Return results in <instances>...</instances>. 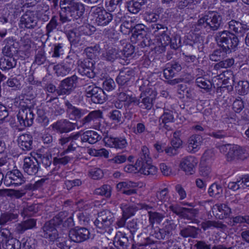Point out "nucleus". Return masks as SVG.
Returning a JSON list of instances; mask_svg holds the SVG:
<instances>
[{"instance_id": "1", "label": "nucleus", "mask_w": 249, "mask_h": 249, "mask_svg": "<svg viewBox=\"0 0 249 249\" xmlns=\"http://www.w3.org/2000/svg\"><path fill=\"white\" fill-rule=\"evenodd\" d=\"M214 38L218 46L228 53L235 52L239 43L238 37L227 30L217 33Z\"/></svg>"}, {"instance_id": "2", "label": "nucleus", "mask_w": 249, "mask_h": 249, "mask_svg": "<svg viewBox=\"0 0 249 249\" xmlns=\"http://www.w3.org/2000/svg\"><path fill=\"white\" fill-rule=\"evenodd\" d=\"M222 21L221 15L215 11H209L199 18L197 26L208 32L218 30Z\"/></svg>"}, {"instance_id": "3", "label": "nucleus", "mask_w": 249, "mask_h": 249, "mask_svg": "<svg viewBox=\"0 0 249 249\" xmlns=\"http://www.w3.org/2000/svg\"><path fill=\"white\" fill-rule=\"evenodd\" d=\"M136 165L139 167V172L145 175H153L156 174L157 172V168L152 165L149 150L145 146H142Z\"/></svg>"}, {"instance_id": "4", "label": "nucleus", "mask_w": 249, "mask_h": 249, "mask_svg": "<svg viewBox=\"0 0 249 249\" xmlns=\"http://www.w3.org/2000/svg\"><path fill=\"white\" fill-rule=\"evenodd\" d=\"M114 220L113 213L109 210H105L98 213V216L94 222L97 232L104 233L109 230Z\"/></svg>"}, {"instance_id": "5", "label": "nucleus", "mask_w": 249, "mask_h": 249, "mask_svg": "<svg viewBox=\"0 0 249 249\" xmlns=\"http://www.w3.org/2000/svg\"><path fill=\"white\" fill-rule=\"evenodd\" d=\"M220 150L221 152L227 153L226 157L229 161L238 159L244 160L249 155L245 149L238 145H223L220 146Z\"/></svg>"}, {"instance_id": "6", "label": "nucleus", "mask_w": 249, "mask_h": 249, "mask_svg": "<svg viewBox=\"0 0 249 249\" xmlns=\"http://www.w3.org/2000/svg\"><path fill=\"white\" fill-rule=\"evenodd\" d=\"M90 12L95 22L99 26H106L113 20V16L112 14L107 12L103 7H91Z\"/></svg>"}, {"instance_id": "7", "label": "nucleus", "mask_w": 249, "mask_h": 249, "mask_svg": "<svg viewBox=\"0 0 249 249\" xmlns=\"http://www.w3.org/2000/svg\"><path fill=\"white\" fill-rule=\"evenodd\" d=\"M162 228L155 231L153 235L158 240L166 239L173 234V231L176 229L177 225L171 218L166 219L162 224Z\"/></svg>"}, {"instance_id": "8", "label": "nucleus", "mask_w": 249, "mask_h": 249, "mask_svg": "<svg viewBox=\"0 0 249 249\" xmlns=\"http://www.w3.org/2000/svg\"><path fill=\"white\" fill-rule=\"evenodd\" d=\"M170 210L180 218L190 220L192 223L195 222L198 214V210L193 208H187L178 207L177 206H170Z\"/></svg>"}, {"instance_id": "9", "label": "nucleus", "mask_w": 249, "mask_h": 249, "mask_svg": "<svg viewBox=\"0 0 249 249\" xmlns=\"http://www.w3.org/2000/svg\"><path fill=\"white\" fill-rule=\"evenodd\" d=\"M41 235L43 237L48 239L51 241H56L59 242V248L62 249L61 243V232L59 233L58 230L53 226L49 221L46 222L42 227Z\"/></svg>"}, {"instance_id": "10", "label": "nucleus", "mask_w": 249, "mask_h": 249, "mask_svg": "<svg viewBox=\"0 0 249 249\" xmlns=\"http://www.w3.org/2000/svg\"><path fill=\"white\" fill-rule=\"evenodd\" d=\"M140 90L142 91L140 98H142L145 109H150L157 94L155 88L152 87H145L144 85H142L140 86Z\"/></svg>"}, {"instance_id": "11", "label": "nucleus", "mask_w": 249, "mask_h": 249, "mask_svg": "<svg viewBox=\"0 0 249 249\" xmlns=\"http://www.w3.org/2000/svg\"><path fill=\"white\" fill-rule=\"evenodd\" d=\"M25 182V178L18 170L8 172L4 179V184L7 187L11 185L18 186Z\"/></svg>"}, {"instance_id": "12", "label": "nucleus", "mask_w": 249, "mask_h": 249, "mask_svg": "<svg viewBox=\"0 0 249 249\" xmlns=\"http://www.w3.org/2000/svg\"><path fill=\"white\" fill-rule=\"evenodd\" d=\"M68 233L69 238L76 243H81L88 239L90 234L89 231L86 228L71 229Z\"/></svg>"}, {"instance_id": "13", "label": "nucleus", "mask_w": 249, "mask_h": 249, "mask_svg": "<svg viewBox=\"0 0 249 249\" xmlns=\"http://www.w3.org/2000/svg\"><path fill=\"white\" fill-rule=\"evenodd\" d=\"M4 47L2 53L5 56H14L18 51V43L13 37L5 38L3 41Z\"/></svg>"}, {"instance_id": "14", "label": "nucleus", "mask_w": 249, "mask_h": 249, "mask_svg": "<svg viewBox=\"0 0 249 249\" xmlns=\"http://www.w3.org/2000/svg\"><path fill=\"white\" fill-rule=\"evenodd\" d=\"M23 169L24 172L30 176H35L39 169V162L34 157H25L24 159Z\"/></svg>"}, {"instance_id": "15", "label": "nucleus", "mask_w": 249, "mask_h": 249, "mask_svg": "<svg viewBox=\"0 0 249 249\" xmlns=\"http://www.w3.org/2000/svg\"><path fill=\"white\" fill-rule=\"evenodd\" d=\"M76 11L77 16H81L85 11L83 5L80 4H78L77 6L63 7V23L73 20L75 18Z\"/></svg>"}, {"instance_id": "16", "label": "nucleus", "mask_w": 249, "mask_h": 249, "mask_svg": "<svg viewBox=\"0 0 249 249\" xmlns=\"http://www.w3.org/2000/svg\"><path fill=\"white\" fill-rule=\"evenodd\" d=\"M35 114L34 111L30 109H19L17 115L18 119L22 126H31L34 122Z\"/></svg>"}, {"instance_id": "17", "label": "nucleus", "mask_w": 249, "mask_h": 249, "mask_svg": "<svg viewBox=\"0 0 249 249\" xmlns=\"http://www.w3.org/2000/svg\"><path fill=\"white\" fill-rule=\"evenodd\" d=\"M80 136V132H77L75 134H71L70 136H63V155L75 150L78 146L75 141Z\"/></svg>"}, {"instance_id": "18", "label": "nucleus", "mask_w": 249, "mask_h": 249, "mask_svg": "<svg viewBox=\"0 0 249 249\" xmlns=\"http://www.w3.org/2000/svg\"><path fill=\"white\" fill-rule=\"evenodd\" d=\"M197 160L194 156H187L182 159L180 163V167L185 173L192 175L195 173V167L197 165Z\"/></svg>"}, {"instance_id": "19", "label": "nucleus", "mask_w": 249, "mask_h": 249, "mask_svg": "<svg viewBox=\"0 0 249 249\" xmlns=\"http://www.w3.org/2000/svg\"><path fill=\"white\" fill-rule=\"evenodd\" d=\"M20 23L28 29H34L37 26V18L32 11H27L20 18Z\"/></svg>"}, {"instance_id": "20", "label": "nucleus", "mask_w": 249, "mask_h": 249, "mask_svg": "<svg viewBox=\"0 0 249 249\" xmlns=\"http://www.w3.org/2000/svg\"><path fill=\"white\" fill-rule=\"evenodd\" d=\"M103 140L105 144L110 147L122 149L125 147L127 145L126 140L122 137H114L107 135L104 137Z\"/></svg>"}, {"instance_id": "21", "label": "nucleus", "mask_w": 249, "mask_h": 249, "mask_svg": "<svg viewBox=\"0 0 249 249\" xmlns=\"http://www.w3.org/2000/svg\"><path fill=\"white\" fill-rule=\"evenodd\" d=\"M174 121L173 112L169 110H164L163 113L160 117L159 122L160 129L167 130L172 129L171 124Z\"/></svg>"}, {"instance_id": "22", "label": "nucleus", "mask_w": 249, "mask_h": 249, "mask_svg": "<svg viewBox=\"0 0 249 249\" xmlns=\"http://www.w3.org/2000/svg\"><path fill=\"white\" fill-rule=\"evenodd\" d=\"M228 27L231 31L241 35H243L246 32L249 30V25L246 22L234 19L228 22Z\"/></svg>"}, {"instance_id": "23", "label": "nucleus", "mask_w": 249, "mask_h": 249, "mask_svg": "<svg viewBox=\"0 0 249 249\" xmlns=\"http://www.w3.org/2000/svg\"><path fill=\"white\" fill-rule=\"evenodd\" d=\"M203 138L199 134L191 136L187 141V150L190 153H196L199 150L203 142Z\"/></svg>"}, {"instance_id": "24", "label": "nucleus", "mask_w": 249, "mask_h": 249, "mask_svg": "<svg viewBox=\"0 0 249 249\" xmlns=\"http://www.w3.org/2000/svg\"><path fill=\"white\" fill-rule=\"evenodd\" d=\"M182 69L181 64L178 61H172L166 64V67L163 70L164 77L169 79L175 76Z\"/></svg>"}, {"instance_id": "25", "label": "nucleus", "mask_w": 249, "mask_h": 249, "mask_svg": "<svg viewBox=\"0 0 249 249\" xmlns=\"http://www.w3.org/2000/svg\"><path fill=\"white\" fill-rule=\"evenodd\" d=\"M153 233L151 234L150 236H148L146 233H141L138 234L136 237L133 236L134 242L136 245L138 247L147 246L154 244L156 242L155 237Z\"/></svg>"}, {"instance_id": "26", "label": "nucleus", "mask_w": 249, "mask_h": 249, "mask_svg": "<svg viewBox=\"0 0 249 249\" xmlns=\"http://www.w3.org/2000/svg\"><path fill=\"white\" fill-rule=\"evenodd\" d=\"M77 32V29H75L73 27L69 25L65 26L64 32L68 39L71 44L73 45L82 44V43H80L81 37Z\"/></svg>"}, {"instance_id": "27", "label": "nucleus", "mask_w": 249, "mask_h": 249, "mask_svg": "<svg viewBox=\"0 0 249 249\" xmlns=\"http://www.w3.org/2000/svg\"><path fill=\"white\" fill-rule=\"evenodd\" d=\"M18 142L21 149L29 151L33 148V137L29 134H23L18 139Z\"/></svg>"}, {"instance_id": "28", "label": "nucleus", "mask_w": 249, "mask_h": 249, "mask_svg": "<svg viewBox=\"0 0 249 249\" xmlns=\"http://www.w3.org/2000/svg\"><path fill=\"white\" fill-rule=\"evenodd\" d=\"M113 244L117 249H126L129 240L125 233L118 232L114 238Z\"/></svg>"}, {"instance_id": "29", "label": "nucleus", "mask_w": 249, "mask_h": 249, "mask_svg": "<svg viewBox=\"0 0 249 249\" xmlns=\"http://www.w3.org/2000/svg\"><path fill=\"white\" fill-rule=\"evenodd\" d=\"M93 64L89 60H85L79 66L78 71L82 75L87 76L88 77L92 78L95 75V72L92 69Z\"/></svg>"}, {"instance_id": "30", "label": "nucleus", "mask_w": 249, "mask_h": 249, "mask_svg": "<svg viewBox=\"0 0 249 249\" xmlns=\"http://www.w3.org/2000/svg\"><path fill=\"white\" fill-rule=\"evenodd\" d=\"M167 27L164 25L157 32V35H154L156 36L159 37L158 39L161 43L162 51H165L166 46L169 44L170 41V36L167 34Z\"/></svg>"}, {"instance_id": "31", "label": "nucleus", "mask_w": 249, "mask_h": 249, "mask_svg": "<svg viewBox=\"0 0 249 249\" xmlns=\"http://www.w3.org/2000/svg\"><path fill=\"white\" fill-rule=\"evenodd\" d=\"M134 71L131 70L125 69L121 71L116 78V82L120 85H127L133 77Z\"/></svg>"}, {"instance_id": "32", "label": "nucleus", "mask_w": 249, "mask_h": 249, "mask_svg": "<svg viewBox=\"0 0 249 249\" xmlns=\"http://www.w3.org/2000/svg\"><path fill=\"white\" fill-rule=\"evenodd\" d=\"M81 136L82 142H88L90 144H94L100 141L102 137L94 131H87L83 133Z\"/></svg>"}, {"instance_id": "33", "label": "nucleus", "mask_w": 249, "mask_h": 249, "mask_svg": "<svg viewBox=\"0 0 249 249\" xmlns=\"http://www.w3.org/2000/svg\"><path fill=\"white\" fill-rule=\"evenodd\" d=\"M36 220L33 218H30L23 221L16 225L15 231L18 234H22L27 230L31 229L35 227Z\"/></svg>"}, {"instance_id": "34", "label": "nucleus", "mask_w": 249, "mask_h": 249, "mask_svg": "<svg viewBox=\"0 0 249 249\" xmlns=\"http://www.w3.org/2000/svg\"><path fill=\"white\" fill-rule=\"evenodd\" d=\"M0 59V69L2 71H8L17 65V60L13 56H5Z\"/></svg>"}, {"instance_id": "35", "label": "nucleus", "mask_w": 249, "mask_h": 249, "mask_svg": "<svg viewBox=\"0 0 249 249\" xmlns=\"http://www.w3.org/2000/svg\"><path fill=\"white\" fill-rule=\"evenodd\" d=\"M134 106H137L140 108L145 109V107L140 96L138 98L133 96L132 94L130 96L127 102L124 103V107L126 110H130L133 109Z\"/></svg>"}, {"instance_id": "36", "label": "nucleus", "mask_w": 249, "mask_h": 249, "mask_svg": "<svg viewBox=\"0 0 249 249\" xmlns=\"http://www.w3.org/2000/svg\"><path fill=\"white\" fill-rule=\"evenodd\" d=\"M101 58L104 60L112 62L117 59L121 58V54L119 50L111 48L102 53Z\"/></svg>"}, {"instance_id": "37", "label": "nucleus", "mask_w": 249, "mask_h": 249, "mask_svg": "<svg viewBox=\"0 0 249 249\" xmlns=\"http://www.w3.org/2000/svg\"><path fill=\"white\" fill-rule=\"evenodd\" d=\"M200 229L194 226H187L180 229L179 235L183 238H196L198 234Z\"/></svg>"}, {"instance_id": "38", "label": "nucleus", "mask_w": 249, "mask_h": 249, "mask_svg": "<svg viewBox=\"0 0 249 249\" xmlns=\"http://www.w3.org/2000/svg\"><path fill=\"white\" fill-rule=\"evenodd\" d=\"M18 215L10 212L2 213L0 215V225L5 226L18 221Z\"/></svg>"}, {"instance_id": "39", "label": "nucleus", "mask_w": 249, "mask_h": 249, "mask_svg": "<svg viewBox=\"0 0 249 249\" xmlns=\"http://www.w3.org/2000/svg\"><path fill=\"white\" fill-rule=\"evenodd\" d=\"M146 2L147 0H132L127 2V9L131 13L137 14Z\"/></svg>"}, {"instance_id": "40", "label": "nucleus", "mask_w": 249, "mask_h": 249, "mask_svg": "<svg viewBox=\"0 0 249 249\" xmlns=\"http://www.w3.org/2000/svg\"><path fill=\"white\" fill-rule=\"evenodd\" d=\"M149 222L152 227L154 225H160L165 217V215L157 212L148 211Z\"/></svg>"}, {"instance_id": "41", "label": "nucleus", "mask_w": 249, "mask_h": 249, "mask_svg": "<svg viewBox=\"0 0 249 249\" xmlns=\"http://www.w3.org/2000/svg\"><path fill=\"white\" fill-rule=\"evenodd\" d=\"M102 112L99 110H94L90 112L87 116L82 120V124L86 125L92 122L98 121L102 118Z\"/></svg>"}, {"instance_id": "42", "label": "nucleus", "mask_w": 249, "mask_h": 249, "mask_svg": "<svg viewBox=\"0 0 249 249\" xmlns=\"http://www.w3.org/2000/svg\"><path fill=\"white\" fill-rule=\"evenodd\" d=\"M62 154H60V156L55 157L53 158V164L55 166L53 169V174L55 177L56 180H59L61 178V174L62 173V169H60L61 165L62 164Z\"/></svg>"}, {"instance_id": "43", "label": "nucleus", "mask_w": 249, "mask_h": 249, "mask_svg": "<svg viewBox=\"0 0 249 249\" xmlns=\"http://www.w3.org/2000/svg\"><path fill=\"white\" fill-rule=\"evenodd\" d=\"M214 207L218 211L216 215L220 219L229 217L231 213V208L225 204H215Z\"/></svg>"}, {"instance_id": "44", "label": "nucleus", "mask_w": 249, "mask_h": 249, "mask_svg": "<svg viewBox=\"0 0 249 249\" xmlns=\"http://www.w3.org/2000/svg\"><path fill=\"white\" fill-rule=\"evenodd\" d=\"M145 28V26L142 24H139L135 26L133 28L132 38L136 40L142 39V37H144L146 35Z\"/></svg>"}, {"instance_id": "45", "label": "nucleus", "mask_w": 249, "mask_h": 249, "mask_svg": "<svg viewBox=\"0 0 249 249\" xmlns=\"http://www.w3.org/2000/svg\"><path fill=\"white\" fill-rule=\"evenodd\" d=\"M96 31V28L88 23H84L77 28V31L81 37L82 35L90 36Z\"/></svg>"}, {"instance_id": "46", "label": "nucleus", "mask_w": 249, "mask_h": 249, "mask_svg": "<svg viewBox=\"0 0 249 249\" xmlns=\"http://www.w3.org/2000/svg\"><path fill=\"white\" fill-rule=\"evenodd\" d=\"M201 226L204 231L212 228L221 229H225L226 228V226L221 222L211 220L202 222Z\"/></svg>"}, {"instance_id": "47", "label": "nucleus", "mask_w": 249, "mask_h": 249, "mask_svg": "<svg viewBox=\"0 0 249 249\" xmlns=\"http://www.w3.org/2000/svg\"><path fill=\"white\" fill-rule=\"evenodd\" d=\"M118 91L119 92L117 94L118 100L124 103L127 102L132 94L131 91L127 87H120Z\"/></svg>"}, {"instance_id": "48", "label": "nucleus", "mask_w": 249, "mask_h": 249, "mask_svg": "<svg viewBox=\"0 0 249 249\" xmlns=\"http://www.w3.org/2000/svg\"><path fill=\"white\" fill-rule=\"evenodd\" d=\"M196 85L200 88L203 89L208 91L212 87V82L204 77H198L196 80Z\"/></svg>"}, {"instance_id": "49", "label": "nucleus", "mask_w": 249, "mask_h": 249, "mask_svg": "<svg viewBox=\"0 0 249 249\" xmlns=\"http://www.w3.org/2000/svg\"><path fill=\"white\" fill-rule=\"evenodd\" d=\"M65 104L66 107V111L70 118L71 116L80 117L81 112L79 109L76 108L68 101H66Z\"/></svg>"}, {"instance_id": "50", "label": "nucleus", "mask_w": 249, "mask_h": 249, "mask_svg": "<svg viewBox=\"0 0 249 249\" xmlns=\"http://www.w3.org/2000/svg\"><path fill=\"white\" fill-rule=\"evenodd\" d=\"M223 73V81H222L223 85L227 86H232L233 85L235 80V76L233 74L232 71H224Z\"/></svg>"}, {"instance_id": "51", "label": "nucleus", "mask_w": 249, "mask_h": 249, "mask_svg": "<svg viewBox=\"0 0 249 249\" xmlns=\"http://www.w3.org/2000/svg\"><path fill=\"white\" fill-rule=\"evenodd\" d=\"M235 89L239 95H246L249 91V83L248 81H239Z\"/></svg>"}, {"instance_id": "52", "label": "nucleus", "mask_w": 249, "mask_h": 249, "mask_svg": "<svg viewBox=\"0 0 249 249\" xmlns=\"http://www.w3.org/2000/svg\"><path fill=\"white\" fill-rule=\"evenodd\" d=\"M120 207L122 211V214L127 218L134 215L137 210L134 206H127L124 204H121Z\"/></svg>"}, {"instance_id": "53", "label": "nucleus", "mask_w": 249, "mask_h": 249, "mask_svg": "<svg viewBox=\"0 0 249 249\" xmlns=\"http://www.w3.org/2000/svg\"><path fill=\"white\" fill-rule=\"evenodd\" d=\"M234 63V60L232 58H228L221 60L215 64L214 66V70L218 71L221 69H226L231 67Z\"/></svg>"}, {"instance_id": "54", "label": "nucleus", "mask_w": 249, "mask_h": 249, "mask_svg": "<svg viewBox=\"0 0 249 249\" xmlns=\"http://www.w3.org/2000/svg\"><path fill=\"white\" fill-rule=\"evenodd\" d=\"M19 105L20 106L19 109H27L34 111L35 103L33 99H29L24 97L20 101Z\"/></svg>"}, {"instance_id": "55", "label": "nucleus", "mask_w": 249, "mask_h": 249, "mask_svg": "<svg viewBox=\"0 0 249 249\" xmlns=\"http://www.w3.org/2000/svg\"><path fill=\"white\" fill-rule=\"evenodd\" d=\"M222 193V187L216 183L212 184L208 189V194L212 197H219Z\"/></svg>"}, {"instance_id": "56", "label": "nucleus", "mask_w": 249, "mask_h": 249, "mask_svg": "<svg viewBox=\"0 0 249 249\" xmlns=\"http://www.w3.org/2000/svg\"><path fill=\"white\" fill-rule=\"evenodd\" d=\"M111 186L105 184L101 187L96 189L94 191V194L97 195L104 196L106 197H109L111 196Z\"/></svg>"}, {"instance_id": "57", "label": "nucleus", "mask_w": 249, "mask_h": 249, "mask_svg": "<svg viewBox=\"0 0 249 249\" xmlns=\"http://www.w3.org/2000/svg\"><path fill=\"white\" fill-rule=\"evenodd\" d=\"M227 53L223 49L215 50L210 55V59L213 61H220L226 56Z\"/></svg>"}, {"instance_id": "58", "label": "nucleus", "mask_w": 249, "mask_h": 249, "mask_svg": "<svg viewBox=\"0 0 249 249\" xmlns=\"http://www.w3.org/2000/svg\"><path fill=\"white\" fill-rule=\"evenodd\" d=\"M20 245V242L14 238L2 244L3 247L5 249H19Z\"/></svg>"}, {"instance_id": "59", "label": "nucleus", "mask_w": 249, "mask_h": 249, "mask_svg": "<svg viewBox=\"0 0 249 249\" xmlns=\"http://www.w3.org/2000/svg\"><path fill=\"white\" fill-rule=\"evenodd\" d=\"M135 47L130 44H126L122 51H119L121 58L124 59V57L131 56L134 52Z\"/></svg>"}, {"instance_id": "60", "label": "nucleus", "mask_w": 249, "mask_h": 249, "mask_svg": "<svg viewBox=\"0 0 249 249\" xmlns=\"http://www.w3.org/2000/svg\"><path fill=\"white\" fill-rule=\"evenodd\" d=\"M134 22L132 20L124 21L120 26V31L124 34H129L133 30Z\"/></svg>"}, {"instance_id": "61", "label": "nucleus", "mask_w": 249, "mask_h": 249, "mask_svg": "<svg viewBox=\"0 0 249 249\" xmlns=\"http://www.w3.org/2000/svg\"><path fill=\"white\" fill-rule=\"evenodd\" d=\"M107 96L102 89L92 97L91 101L95 104H102L106 100Z\"/></svg>"}, {"instance_id": "62", "label": "nucleus", "mask_w": 249, "mask_h": 249, "mask_svg": "<svg viewBox=\"0 0 249 249\" xmlns=\"http://www.w3.org/2000/svg\"><path fill=\"white\" fill-rule=\"evenodd\" d=\"M84 51L87 56L89 59H92L96 55V53H99L100 47L99 45L96 44L94 46L86 48Z\"/></svg>"}, {"instance_id": "63", "label": "nucleus", "mask_w": 249, "mask_h": 249, "mask_svg": "<svg viewBox=\"0 0 249 249\" xmlns=\"http://www.w3.org/2000/svg\"><path fill=\"white\" fill-rule=\"evenodd\" d=\"M58 231L61 232L62 231L61 227L60 226L62 223V213L61 212L58 213L52 219L49 221Z\"/></svg>"}, {"instance_id": "64", "label": "nucleus", "mask_w": 249, "mask_h": 249, "mask_svg": "<svg viewBox=\"0 0 249 249\" xmlns=\"http://www.w3.org/2000/svg\"><path fill=\"white\" fill-rule=\"evenodd\" d=\"M127 228L130 231L131 234L133 235L136 233L140 231L139 226L137 224V220L133 219L127 223Z\"/></svg>"}]
</instances>
